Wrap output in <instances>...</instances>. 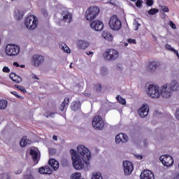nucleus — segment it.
I'll list each match as a JSON object with an SVG mask.
<instances>
[{
    "label": "nucleus",
    "instance_id": "54",
    "mask_svg": "<svg viewBox=\"0 0 179 179\" xmlns=\"http://www.w3.org/2000/svg\"><path fill=\"white\" fill-rule=\"evenodd\" d=\"M15 174H21L22 173V170L19 169L17 171H15Z\"/></svg>",
    "mask_w": 179,
    "mask_h": 179
},
{
    "label": "nucleus",
    "instance_id": "52",
    "mask_svg": "<svg viewBox=\"0 0 179 179\" xmlns=\"http://www.w3.org/2000/svg\"><path fill=\"white\" fill-rule=\"evenodd\" d=\"M136 157H137V159H139L140 160H142V159H143V157L142 155H137Z\"/></svg>",
    "mask_w": 179,
    "mask_h": 179
},
{
    "label": "nucleus",
    "instance_id": "59",
    "mask_svg": "<svg viewBox=\"0 0 179 179\" xmlns=\"http://www.w3.org/2000/svg\"><path fill=\"white\" fill-rule=\"evenodd\" d=\"M124 45H128V43H125Z\"/></svg>",
    "mask_w": 179,
    "mask_h": 179
},
{
    "label": "nucleus",
    "instance_id": "7",
    "mask_svg": "<svg viewBox=\"0 0 179 179\" xmlns=\"http://www.w3.org/2000/svg\"><path fill=\"white\" fill-rule=\"evenodd\" d=\"M109 27L112 30L117 31L122 27V24L117 15H112L109 20Z\"/></svg>",
    "mask_w": 179,
    "mask_h": 179
},
{
    "label": "nucleus",
    "instance_id": "15",
    "mask_svg": "<svg viewBox=\"0 0 179 179\" xmlns=\"http://www.w3.org/2000/svg\"><path fill=\"white\" fill-rule=\"evenodd\" d=\"M140 177L141 179H155V174L150 170H144Z\"/></svg>",
    "mask_w": 179,
    "mask_h": 179
},
{
    "label": "nucleus",
    "instance_id": "40",
    "mask_svg": "<svg viewBox=\"0 0 179 179\" xmlns=\"http://www.w3.org/2000/svg\"><path fill=\"white\" fill-rule=\"evenodd\" d=\"M24 179H34L33 176L31 173L25 174L23 176Z\"/></svg>",
    "mask_w": 179,
    "mask_h": 179
},
{
    "label": "nucleus",
    "instance_id": "6",
    "mask_svg": "<svg viewBox=\"0 0 179 179\" xmlns=\"http://www.w3.org/2000/svg\"><path fill=\"white\" fill-rule=\"evenodd\" d=\"M92 125L94 129H96V131H101L103 129L106 122H104V120L101 116L96 115L92 119Z\"/></svg>",
    "mask_w": 179,
    "mask_h": 179
},
{
    "label": "nucleus",
    "instance_id": "56",
    "mask_svg": "<svg viewBox=\"0 0 179 179\" xmlns=\"http://www.w3.org/2000/svg\"><path fill=\"white\" fill-rule=\"evenodd\" d=\"M20 68H24V65H20Z\"/></svg>",
    "mask_w": 179,
    "mask_h": 179
},
{
    "label": "nucleus",
    "instance_id": "48",
    "mask_svg": "<svg viewBox=\"0 0 179 179\" xmlns=\"http://www.w3.org/2000/svg\"><path fill=\"white\" fill-rule=\"evenodd\" d=\"M176 118L179 120V108L176 111Z\"/></svg>",
    "mask_w": 179,
    "mask_h": 179
},
{
    "label": "nucleus",
    "instance_id": "35",
    "mask_svg": "<svg viewBox=\"0 0 179 179\" xmlns=\"http://www.w3.org/2000/svg\"><path fill=\"white\" fill-rule=\"evenodd\" d=\"M44 170H45V174H52V170H51L50 166H44Z\"/></svg>",
    "mask_w": 179,
    "mask_h": 179
},
{
    "label": "nucleus",
    "instance_id": "21",
    "mask_svg": "<svg viewBox=\"0 0 179 179\" xmlns=\"http://www.w3.org/2000/svg\"><path fill=\"white\" fill-rule=\"evenodd\" d=\"M68 106H69V98L66 97L60 104L59 110L62 111H65V109L66 107H68Z\"/></svg>",
    "mask_w": 179,
    "mask_h": 179
},
{
    "label": "nucleus",
    "instance_id": "34",
    "mask_svg": "<svg viewBox=\"0 0 179 179\" xmlns=\"http://www.w3.org/2000/svg\"><path fill=\"white\" fill-rule=\"evenodd\" d=\"M159 9L157 8H151L148 10L149 15H156V13H158Z\"/></svg>",
    "mask_w": 179,
    "mask_h": 179
},
{
    "label": "nucleus",
    "instance_id": "19",
    "mask_svg": "<svg viewBox=\"0 0 179 179\" xmlns=\"http://www.w3.org/2000/svg\"><path fill=\"white\" fill-rule=\"evenodd\" d=\"M90 45L89 42L85 41H78L77 42V46L80 50H86Z\"/></svg>",
    "mask_w": 179,
    "mask_h": 179
},
{
    "label": "nucleus",
    "instance_id": "17",
    "mask_svg": "<svg viewBox=\"0 0 179 179\" xmlns=\"http://www.w3.org/2000/svg\"><path fill=\"white\" fill-rule=\"evenodd\" d=\"M9 76H10V79H11V80H13L14 83H22L23 80L22 77L17 76L16 73H13V72L10 73Z\"/></svg>",
    "mask_w": 179,
    "mask_h": 179
},
{
    "label": "nucleus",
    "instance_id": "51",
    "mask_svg": "<svg viewBox=\"0 0 179 179\" xmlns=\"http://www.w3.org/2000/svg\"><path fill=\"white\" fill-rule=\"evenodd\" d=\"M32 79H36V80H40V78H38L36 75H34L32 76Z\"/></svg>",
    "mask_w": 179,
    "mask_h": 179
},
{
    "label": "nucleus",
    "instance_id": "29",
    "mask_svg": "<svg viewBox=\"0 0 179 179\" xmlns=\"http://www.w3.org/2000/svg\"><path fill=\"white\" fill-rule=\"evenodd\" d=\"M60 48L64 51V52H66L67 54H71V49L68 46H66V44L63 43V45H59Z\"/></svg>",
    "mask_w": 179,
    "mask_h": 179
},
{
    "label": "nucleus",
    "instance_id": "39",
    "mask_svg": "<svg viewBox=\"0 0 179 179\" xmlns=\"http://www.w3.org/2000/svg\"><path fill=\"white\" fill-rule=\"evenodd\" d=\"M142 3H143V0H137L136 2V6L137 8H141V6H142Z\"/></svg>",
    "mask_w": 179,
    "mask_h": 179
},
{
    "label": "nucleus",
    "instance_id": "14",
    "mask_svg": "<svg viewBox=\"0 0 179 179\" xmlns=\"http://www.w3.org/2000/svg\"><path fill=\"white\" fill-rule=\"evenodd\" d=\"M138 113L141 118L148 117V115L149 114V106L143 105L141 108L138 110Z\"/></svg>",
    "mask_w": 179,
    "mask_h": 179
},
{
    "label": "nucleus",
    "instance_id": "33",
    "mask_svg": "<svg viewBox=\"0 0 179 179\" xmlns=\"http://www.w3.org/2000/svg\"><path fill=\"white\" fill-rule=\"evenodd\" d=\"M14 87H16L17 89H18V90H20V92H22V93H27V91L22 85H15L14 86Z\"/></svg>",
    "mask_w": 179,
    "mask_h": 179
},
{
    "label": "nucleus",
    "instance_id": "16",
    "mask_svg": "<svg viewBox=\"0 0 179 179\" xmlns=\"http://www.w3.org/2000/svg\"><path fill=\"white\" fill-rule=\"evenodd\" d=\"M115 142H116V143H120L121 142L122 143H125L128 142V136H127V134H117L115 136Z\"/></svg>",
    "mask_w": 179,
    "mask_h": 179
},
{
    "label": "nucleus",
    "instance_id": "58",
    "mask_svg": "<svg viewBox=\"0 0 179 179\" xmlns=\"http://www.w3.org/2000/svg\"><path fill=\"white\" fill-rule=\"evenodd\" d=\"M132 2H136V0H131Z\"/></svg>",
    "mask_w": 179,
    "mask_h": 179
},
{
    "label": "nucleus",
    "instance_id": "32",
    "mask_svg": "<svg viewBox=\"0 0 179 179\" xmlns=\"http://www.w3.org/2000/svg\"><path fill=\"white\" fill-rule=\"evenodd\" d=\"M71 179H80L82 178V174L80 173H75L74 174L71 175Z\"/></svg>",
    "mask_w": 179,
    "mask_h": 179
},
{
    "label": "nucleus",
    "instance_id": "30",
    "mask_svg": "<svg viewBox=\"0 0 179 179\" xmlns=\"http://www.w3.org/2000/svg\"><path fill=\"white\" fill-rule=\"evenodd\" d=\"M116 99L117 100L118 103L120 104H123V106H125L127 104V101L125 99L122 98V96L118 95L116 96Z\"/></svg>",
    "mask_w": 179,
    "mask_h": 179
},
{
    "label": "nucleus",
    "instance_id": "47",
    "mask_svg": "<svg viewBox=\"0 0 179 179\" xmlns=\"http://www.w3.org/2000/svg\"><path fill=\"white\" fill-rule=\"evenodd\" d=\"M83 94L84 96H85V97H90V96H92V94L90 92H85Z\"/></svg>",
    "mask_w": 179,
    "mask_h": 179
},
{
    "label": "nucleus",
    "instance_id": "8",
    "mask_svg": "<svg viewBox=\"0 0 179 179\" xmlns=\"http://www.w3.org/2000/svg\"><path fill=\"white\" fill-rule=\"evenodd\" d=\"M104 59L107 61H114L118 58V51L115 49H107L103 54Z\"/></svg>",
    "mask_w": 179,
    "mask_h": 179
},
{
    "label": "nucleus",
    "instance_id": "9",
    "mask_svg": "<svg viewBox=\"0 0 179 179\" xmlns=\"http://www.w3.org/2000/svg\"><path fill=\"white\" fill-rule=\"evenodd\" d=\"M148 94L152 99H159L160 97V92H159V87L155 85H150L148 90Z\"/></svg>",
    "mask_w": 179,
    "mask_h": 179
},
{
    "label": "nucleus",
    "instance_id": "3",
    "mask_svg": "<svg viewBox=\"0 0 179 179\" xmlns=\"http://www.w3.org/2000/svg\"><path fill=\"white\" fill-rule=\"evenodd\" d=\"M38 18L34 15H28L24 20V25L28 30H34L37 27Z\"/></svg>",
    "mask_w": 179,
    "mask_h": 179
},
{
    "label": "nucleus",
    "instance_id": "63",
    "mask_svg": "<svg viewBox=\"0 0 179 179\" xmlns=\"http://www.w3.org/2000/svg\"><path fill=\"white\" fill-rule=\"evenodd\" d=\"M102 71H104V68L102 69Z\"/></svg>",
    "mask_w": 179,
    "mask_h": 179
},
{
    "label": "nucleus",
    "instance_id": "10",
    "mask_svg": "<svg viewBox=\"0 0 179 179\" xmlns=\"http://www.w3.org/2000/svg\"><path fill=\"white\" fill-rule=\"evenodd\" d=\"M159 160L162 164L166 167H171V166L174 164V159H173V157L169 155L161 156Z\"/></svg>",
    "mask_w": 179,
    "mask_h": 179
},
{
    "label": "nucleus",
    "instance_id": "57",
    "mask_svg": "<svg viewBox=\"0 0 179 179\" xmlns=\"http://www.w3.org/2000/svg\"><path fill=\"white\" fill-rule=\"evenodd\" d=\"M70 66V68H73V66H72V63L70 64V66Z\"/></svg>",
    "mask_w": 179,
    "mask_h": 179
},
{
    "label": "nucleus",
    "instance_id": "27",
    "mask_svg": "<svg viewBox=\"0 0 179 179\" xmlns=\"http://www.w3.org/2000/svg\"><path fill=\"white\" fill-rule=\"evenodd\" d=\"M14 13L16 20H20V19L23 17V12L20 11L19 9H16Z\"/></svg>",
    "mask_w": 179,
    "mask_h": 179
},
{
    "label": "nucleus",
    "instance_id": "43",
    "mask_svg": "<svg viewBox=\"0 0 179 179\" xmlns=\"http://www.w3.org/2000/svg\"><path fill=\"white\" fill-rule=\"evenodd\" d=\"M3 72H5L6 73H9L10 72V69L8 66H4L3 68Z\"/></svg>",
    "mask_w": 179,
    "mask_h": 179
},
{
    "label": "nucleus",
    "instance_id": "23",
    "mask_svg": "<svg viewBox=\"0 0 179 179\" xmlns=\"http://www.w3.org/2000/svg\"><path fill=\"white\" fill-rule=\"evenodd\" d=\"M158 66L159 63H157V62H151L148 65V71H150V72H153V71H156V68H157Z\"/></svg>",
    "mask_w": 179,
    "mask_h": 179
},
{
    "label": "nucleus",
    "instance_id": "4",
    "mask_svg": "<svg viewBox=\"0 0 179 179\" xmlns=\"http://www.w3.org/2000/svg\"><path fill=\"white\" fill-rule=\"evenodd\" d=\"M99 13H100V8L99 7L91 6L87 10L85 13V19L87 20L92 21L97 17Z\"/></svg>",
    "mask_w": 179,
    "mask_h": 179
},
{
    "label": "nucleus",
    "instance_id": "11",
    "mask_svg": "<svg viewBox=\"0 0 179 179\" xmlns=\"http://www.w3.org/2000/svg\"><path fill=\"white\" fill-rule=\"evenodd\" d=\"M124 172L125 176H129L132 174L134 171V164L129 161L123 162Z\"/></svg>",
    "mask_w": 179,
    "mask_h": 179
},
{
    "label": "nucleus",
    "instance_id": "36",
    "mask_svg": "<svg viewBox=\"0 0 179 179\" xmlns=\"http://www.w3.org/2000/svg\"><path fill=\"white\" fill-rule=\"evenodd\" d=\"M92 179H103V177L101 176V173H97L92 176Z\"/></svg>",
    "mask_w": 179,
    "mask_h": 179
},
{
    "label": "nucleus",
    "instance_id": "12",
    "mask_svg": "<svg viewBox=\"0 0 179 179\" xmlns=\"http://www.w3.org/2000/svg\"><path fill=\"white\" fill-rule=\"evenodd\" d=\"M90 27L95 30V31H101L104 29V24H103V22L96 20L91 22Z\"/></svg>",
    "mask_w": 179,
    "mask_h": 179
},
{
    "label": "nucleus",
    "instance_id": "46",
    "mask_svg": "<svg viewBox=\"0 0 179 179\" xmlns=\"http://www.w3.org/2000/svg\"><path fill=\"white\" fill-rule=\"evenodd\" d=\"M162 10L163 12H170V9L166 6L162 8Z\"/></svg>",
    "mask_w": 179,
    "mask_h": 179
},
{
    "label": "nucleus",
    "instance_id": "31",
    "mask_svg": "<svg viewBox=\"0 0 179 179\" xmlns=\"http://www.w3.org/2000/svg\"><path fill=\"white\" fill-rule=\"evenodd\" d=\"M10 93L11 94H13V96H15V97H16V99H20V100H23V99H24V97L17 94V92L10 91Z\"/></svg>",
    "mask_w": 179,
    "mask_h": 179
},
{
    "label": "nucleus",
    "instance_id": "13",
    "mask_svg": "<svg viewBox=\"0 0 179 179\" xmlns=\"http://www.w3.org/2000/svg\"><path fill=\"white\" fill-rule=\"evenodd\" d=\"M44 62V57L38 55H34L32 57V62L34 66H40Z\"/></svg>",
    "mask_w": 179,
    "mask_h": 179
},
{
    "label": "nucleus",
    "instance_id": "50",
    "mask_svg": "<svg viewBox=\"0 0 179 179\" xmlns=\"http://www.w3.org/2000/svg\"><path fill=\"white\" fill-rule=\"evenodd\" d=\"M173 52H174V54H176V55L177 56V57H178V50H176V49H174V50L173 51Z\"/></svg>",
    "mask_w": 179,
    "mask_h": 179
},
{
    "label": "nucleus",
    "instance_id": "62",
    "mask_svg": "<svg viewBox=\"0 0 179 179\" xmlns=\"http://www.w3.org/2000/svg\"><path fill=\"white\" fill-rule=\"evenodd\" d=\"M178 57V59H179V55H178V56H177Z\"/></svg>",
    "mask_w": 179,
    "mask_h": 179
},
{
    "label": "nucleus",
    "instance_id": "49",
    "mask_svg": "<svg viewBox=\"0 0 179 179\" xmlns=\"http://www.w3.org/2000/svg\"><path fill=\"white\" fill-rule=\"evenodd\" d=\"M13 65H14V66H16L17 68H19V66H20V65L19 64V63H17V62H15L13 63Z\"/></svg>",
    "mask_w": 179,
    "mask_h": 179
},
{
    "label": "nucleus",
    "instance_id": "55",
    "mask_svg": "<svg viewBox=\"0 0 179 179\" xmlns=\"http://www.w3.org/2000/svg\"><path fill=\"white\" fill-rule=\"evenodd\" d=\"M87 55H93V52H90V51L87 52Z\"/></svg>",
    "mask_w": 179,
    "mask_h": 179
},
{
    "label": "nucleus",
    "instance_id": "42",
    "mask_svg": "<svg viewBox=\"0 0 179 179\" xmlns=\"http://www.w3.org/2000/svg\"><path fill=\"white\" fill-rule=\"evenodd\" d=\"M127 42L129 44H136V40L132 38L127 39Z\"/></svg>",
    "mask_w": 179,
    "mask_h": 179
},
{
    "label": "nucleus",
    "instance_id": "53",
    "mask_svg": "<svg viewBox=\"0 0 179 179\" xmlns=\"http://www.w3.org/2000/svg\"><path fill=\"white\" fill-rule=\"evenodd\" d=\"M52 139L53 141H58V137L57 136H53Z\"/></svg>",
    "mask_w": 179,
    "mask_h": 179
},
{
    "label": "nucleus",
    "instance_id": "26",
    "mask_svg": "<svg viewBox=\"0 0 179 179\" xmlns=\"http://www.w3.org/2000/svg\"><path fill=\"white\" fill-rule=\"evenodd\" d=\"M30 155L32 157L33 161L36 163H38V161H37V158L38 157V152H37V151L31 149L30 150Z\"/></svg>",
    "mask_w": 179,
    "mask_h": 179
},
{
    "label": "nucleus",
    "instance_id": "61",
    "mask_svg": "<svg viewBox=\"0 0 179 179\" xmlns=\"http://www.w3.org/2000/svg\"><path fill=\"white\" fill-rule=\"evenodd\" d=\"M178 57V59H179V55H178V56H177Z\"/></svg>",
    "mask_w": 179,
    "mask_h": 179
},
{
    "label": "nucleus",
    "instance_id": "25",
    "mask_svg": "<svg viewBox=\"0 0 179 179\" xmlns=\"http://www.w3.org/2000/svg\"><path fill=\"white\" fill-rule=\"evenodd\" d=\"M102 37H103V38L108 41H113V35H111V34H110L108 31H103L102 33Z\"/></svg>",
    "mask_w": 179,
    "mask_h": 179
},
{
    "label": "nucleus",
    "instance_id": "1",
    "mask_svg": "<svg viewBox=\"0 0 179 179\" xmlns=\"http://www.w3.org/2000/svg\"><path fill=\"white\" fill-rule=\"evenodd\" d=\"M73 166L76 170H82L85 167H90V159L92 154L90 150L85 145H79L76 150H70Z\"/></svg>",
    "mask_w": 179,
    "mask_h": 179
},
{
    "label": "nucleus",
    "instance_id": "5",
    "mask_svg": "<svg viewBox=\"0 0 179 179\" xmlns=\"http://www.w3.org/2000/svg\"><path fill=\"white\" fill-rule=\"evenodd\" d=\"M5 52L8 57H16L20 52V46L15 44H8Z\"/></svg>",
    "mask_w": 179,
    "mask_h": 179
},
{
    "label": "nucleus",
    "instance_id": "28",
    "mask_svg": "<svg viewBox=\"0 0 179 179\" xmlns=\"http://www.w3.org/2000/svg\"><path fill=\"white\" fill-rule=\"evenodd\" d=\"M8 107V101L5 99L0 100V110H5Z\"/></svg>",
    "mask_w": 179,
    "mask_h": 179
},
{
    "label": "nucleus",
    "instance_id": "2",
    "mask_svg": "<svg viewBox=\"0 0 179 179\" xmlns=\"http://www.w3.org/2000/svg\"><path fill=\"white\" fill-rule=\"evenodd\" d=\"M179 90L178 83L173 80L170 84H165L161 88V95L164 99H169L171 97L173 92H177Z\"/></svg>",
    "mask_w": 179,
    "mask_h": 179
},
{
    "label": "nucleus",
    "instance_id": "41",
    "mask_svg": "<svg viewBox=\"0 0 179 179\" xmlns=\"http://www.w3.org/2000/svg\"><path fill=\"white\" fill-rule=\"evenodd\" d=\"M165 48H166V50H168L169 51H174V48H171V45H169V44H166L165 45Z\"/></svg>",
    "mask_w": 179,
    "mask_h": 179
},
{
    "label": "nucleus",
    "instance_id": "24",
    "mask_svg": "<svg viewBox=\"0 0 179 179\" xmlns=\"http://www.w3.org/2000/svg\"><path fill=\"white\" fill-rule=\"evenodd\" d=\"M63 20L67 23H71V22H72V14L69 12L64 13Z\"/></svg>",
    "mask_w": 179,
    "mask_h": 179
},
{
    "label": "nucleus",
    "instance_id": "20",
    "mask_svg": "<svg viewBox=\"0 0 179 179\" xmlns=\"http://www.w3.org/2000/svg\"><path fill=\"white\" fill-rule=\"evenodd\" d=\"M49 164L51 168L53 169L55 171L59 169V163L58 162V161L55 160V159H50L49 160Z\"/></svg>",
    "mask_w": 179,
    "mask_h": 179
},
{
    "label": "nucleus",
    "instance_id": "37",
    "mask_svg": "<svg viewBox=\"0 0 179 179\" xmlns=\"http://www.w3.org/2000/svg\"><path fill=\"white\" fill-rule=\"evenodd\" d=\"M169 26H170V27H171V29H173V30H176V29H177V25L175 24L174 22H173V21L170 20L168 23Z\"/></svg>",
    "mask_w": 179,
    "mask_h": 179
},
{
    "label": "nucleus",
    "instance_id": "60",
    "mask_svg": "<svg viewBox=\"0 0 179 179\" xmlns=\"http://www.w3.org/2000/svg\"><path fill=\"white\" fill-rule=\"evenodd\" d=\"M7 179H10V177H8Z\"/></svg>",
    "mask_w": 179,
    "mask_h": 179
},
{
    "label": "nucleus",
    "instance_id": "18",
    "mask_svg": "<svg viewBox=\"0 0 179 179\" xmlns=\"http://www.w3.org/2000/svg\"><path fill=\"white\" fill-rule=\"evenodd\" d=\"M20 145L21 148H26L27 145H31V141L27 139V136H23L20 141Z\"/></svg>",
    "mask_w": 179,
    "mask_h": 179
},
{
    "label": "nucleus",
    "instance_id": "38",
    "mask_svg": "<svg viewBox=\"0 0 179 179\" xmlns=\"http://www.w3.org/2000/svg\"><path fill=\"white\" fill-rule=\"evenodd\" d=\"M94 90L96 92H101V85L100 84H96L94 85Z\"/></svg>",
    "mask_w": 179,
    "mask_h": 179
},
{
    "label": "nucleus",
    "instance_id": "45",
    "mask_svg": "<svg viewBox=\"0 0 179 179\" xmlns=\"http://www.w3.org/2000/svg\"><path fill=\"white\" fill-rule=\"evenodd\" d=\"M148 6H152L153 5V0H147Z\"/></svg>",
    "mask_w": 179,
    "mask_h": 179
},
{
    "label": "nucleus",
    "instance_id": "44",
    "mask_svg": "<svg viewBox=\"0 0 179 179\" xmlns=\"http://www.w3.org/2000/svg\"><path fill=\"white\" fill-rule=\"evenodd\" d=\"M38 172L40 173V174H45V170H44V166L39 168Z\"/></svg>",
    "mask_w": 179,
    "mask_h": 179
},
{
    "label": "nucleus",
    "instance_id": "22",
    "mask_svg": "<svg viewBox=\"0 0 179 179\" xmlns=\"http://www.w3.org/2000/svg\"><path fill=\"white\" fill-rule=\"evenodd\" d=\"M82 103H80V101H75L72 102L71 106V108L73 111H78L80 108Z\"/></svg>",
    "mask_w": 179,
    "mask_h": 179
}]
</instances>
